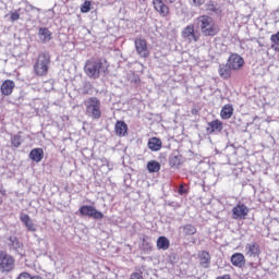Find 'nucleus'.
<instances>
[{
    "mask_svg": "<svg viewBox=\"0 0 279 279\" xmlns=\"http://www.w3.org/2000/svg\"><path fill=\"white\" fill-rule=\"evenodd\" d=\"M16 86V84L14 83V81L12 80H5L1 87L0 90L2 93V95H4L5 97L12 95V90H14V87Z\"/></svg>",
    "mask_w": 279,
    "mask_h": 279,
    "instance_id": "f3484780",
    "label": "nucleus"
},
{
    "mask_svg": "<svg viewBox=\"0 0 279 279\" xmlns=\"http://www.w3.org/2000/svg\"><path fill=\"white\" fill-rule=\"evenodd\" d=\"M147 171L149 173H158L160 171V162L156 160H150L147 162Z\"/></svg>",
    "mask_w": 279,
    "mask_h": 279,
    "instance_id": "c85d7f7f",
    "label": "nucleus"
},
{
    "mask_svg": "<svg viewBox=\"0 0 279 279\" xmlns=\"http://www.w3.org/2000/svg\"><path fill=\"white\" fill-rule=\"evenodd\" d=\"M87 104V116L92 119H101V101L97 97H90Z\"/></svg>",
    "mask_w": 279,
    "mask_h": 279,
    "instance_id": "39448f33",
    "label": "nucleus"
},
{
    "mask_svg": "<svg viewBox=\"0 0 279 279\" xmlns=\"http://www.w3.org/2000/svg\"><path fill=\"white\" fill-rule=\"evenodd\" d=\"M250 126V123H246L244 130H242V132H247V128Z\"/></svg>",
    "mask_w": 279,
    "mask_h": 279,
    "instance_id": "79ce46f5",
    "label": "nucleus"
},
{
    "mask_svg": "<svg viewBox=\"0 0 279 279\" xmlns=\"http://www.w3.org/2000/svg\"><path fill=\"white\" fill-rule=\"evenodd\" d=\"M31 279H43V277H40V276H31Z\"/></svg>",
    "mask_w": 279,
    "mask_h": 279,
    "instance_id": "a19ab883",
    "label": "nucleus"
},
{
    "mask_svg": "<svg viewBox=\"0 0 279 279\" xmlns=\"http://www.w3.org/2000/svg\"><path fill=\"white\" fill-rule=\"evenodd\" d=\"M38 38L44 45H47V43L52 40L53 33H51V31H49L47 27H39Z\"/></svg>",
    "mask_w": 279,
    "mask_h": 279,
    "instance_id": "ddd939ff",
    "label": "nucleus"
},
{
    "mask_svg": "<svg viewBox=\"0 0 279 279\" xmlns=\"http://www.w3.org/2000/svg\"><path fill=\"white\" fill-rule=\"evenodd\" d=\"M1 204H3V198L0 197V206H1Z\"/></svg>",
    "mask_w": 279,
    "mask_h": 279,
    "instance_id": "a18cd8bd",
    "label": "nucleus"
},
{
    "mask_svg": "<svg viewBox=\"0 0 279 279\" xmlns=\"http://www.w3.org/2000/svg\"><path fill=\"white\" fill-rule=\"evenodd\" d=\"M28 158H31L33 162H43L45 150L43 148H33L29 151Z\"/></svg>",
    "mask_w": 279,
    "mask_h": 279,
    "instance_id": "2eb2a0df",
    "label": "nucleus"
},
{
    "mask_svg": "<svg viewBox=\"0 0 279 279\" xmlns=\"http://www.w3.org/2000/svg\"><path fill=\"white\" fill-rule=\"evenodd\" d=\"M232 71L233 69L228 63H222L219 65L218 73L222 80H230L232 77Z\"/></svg>",
    "mask_w": 279,
    "mask_h": 279,
    "instance_id": "4be33fe9",
    "label": "nucleus"
},
{
    "mask_svg": "<svg viewBox=\"0 0 279 279\" xmlns=\"http://www.w3.org/2000/svg\"><path fill=\"white\" fill-rule=\"evenodd\" d=\"M184 236H193V234H197V228L191 223L184 225L180 227Z\"/></svg>",
    "mask_w": 279,
    "mask_h": 279,
    "instance_id": "393cba45",
    "label": "nucleus"
},
{
    "mask_svg": "<svg viewBox=\"0 0 279 279\" xmlns=\"http://www.w3.org/2000/svg\"><path fill=\"white\" fill-rule=\"evenodd\" d=\"M223 130V122L220 120H214L208 123L206 129L207 134H215V132H221Z\"/></svg>",
    "mask_w": 279,
    "mask_h": 279,
    "instance_id": "aec40b11",
    "label": "nucleus"
},
{
    "mask_svg": "<svg viewBox=\"0 0 279 279\" xmlns=\"http://www.w3.org/2000/svg\"><path fill=\"white\" fill-rule=\"evenodd\" d=\"M147 147L150 151H160L162 149V140L160 137H150Z\"/></svg>",
    "mask_w": 279,
    "mask_h": 279,
    "instance_id": "412c9836",
    "label": "nucleus"
},
{
    "mask_svg": "<svg viewBox=\"0 0 279 279\" xmlns=\"http://www.w3.org/2000/svg\"><path fill=\"white\" fill-rule=\"evenodd\" d=\"M271 49L279 51V32L270 36Z\"/></svg>",
    "mask_w": 279,
    "mask_h": 279,
    "instance_id": "7c9ffc66",
    "label": "nucleus"
},
{
    "mask_svg": "<svg viewBox=\"0 0 279 279\" xmlns=\"http://www.w3.org/2000/svg\"><path fill=\"white\" fill-rule=\"evenodd\" d=\"M227 63L233 69V71H240L245 64V60L238 53H232L227 60Z\"/></svg>",
    "mask_w": 279,
    "mask_h": 279,
    "instance_id": "0eeeda50",
    "label": "nucleus"
},
{
    "mask_svg": "<svg viewBox=\"0 0 279 279\" xmlns=\"http://www.w3.org/2000/svg\"><path fill=\"white\" fill-rule=\"evenodd\" d=\"M20 221L25 226L28 232H36V225L27 214H21Z\"/></svg>",
    "mask_w": 279,
    "mask_h": 279,
    "instance_id": "dca6fc26",
    "label": "nucleus"
},
{
    "mask_svg": "<svg viewBox=\"0 0 279 279\" xmlns=\"http://www.w3.org/2000/svg\"><path fill=\"white\" fill-rule=\"evenodd\" d=\"M177 191H178L179 195H189V185L181 183L178 186Z\"/></svg>",
    "mask_w": 279,
    "mask_h": 279,
    "instance_id": "72a5a7b5",
    "label": "nucleus"
},
{
    "mask_svg": "<svg viewBox=\"0 0 279 279\" xmlns=\"http://www.w3.org/2000/svg\"><path fill=\"white\" fill-rule=\"evenodd\" d=\"M49 64H51V54L47 51L40 52L34 65L36 75L43 77L49 73Z\"/></svg>",
    "mask_w": 279,
    "mask_h": 279,
    "instance_id": "7ed1b4c3",
    "label": "nucleus"
},
{
    "mask_svg": "<svg viewBox=\"0 0 279 279\" xmlns=\"http://www.w3.org/2000/svg\"><path fill=\"white\" fill-rule=\"evenodd\" d=\"M194 25L199 27L203 36H217L219 26L215 24V20L210 15H201L194 21Z\"/></svg>",
    "mask_w": 279,
    "mask_h": 279,
    "instance_id": "f257e3e1",
    "label": "nucleus"
},
{
    "mask_svg": "<svg viewBox=\"0 0 279 279\" xmlns=\"http://www.w3.org/2000/svg\"><path fill=\"white\" fill-rule=\"evenodd\" d=\"M90 1L86 0L82 5H81V12L82 14H86L88 13V11L90 10Z\"/></svg>",
    "mask_w": 279,
    "mask_h": 279,
    "instance_id": "f704fd0d",
    "label": "nucleus"
},
{
    "mask_svg": "<svg viewBox=\"0 0 279 279\" xmlns=\"http://www.w3.org/2000/svg\"><path fill=\"white\" fill-rule=\"evenodd\" d=\"M10 245L13 247V250H16L20 256H24L25 254L21 252V247H23V243L19 240L16 236H10L9 238Z\"/></svg>",
    "mask_w": 279,
    "mask_h": 279,
    "instance_id": "cd10ccee",
    "label": "nucleus"
},
{
    "mask_svg": "<svg viewBox=\"0 0 279 279\" xmlns=\"http://www.w3.org/2000/svg\"><path fill=\"white\" fill-rule=\"evenodd\" d=\"M80 217H88L89 219H95L96 221H101L104 219V213L96 209L93 205H82L78 208Z\"/></svg>",
    "mask_w": 279,
    "mask_h": 279,
    "instance_id": "20e7f679",
    "label": "nucleus"
},
{
    "mask_svg": "<svg viewBox=\"0 0 279 279\" xmlns=\"http://www.w3.org/2000/svg\"><path fill=\"white\" fill-rule=\"evenodd\" d=\"M181 165H182V155L171 154L169 156V167H171V169H180Z\"/></svg>",
    "mask_w": 279,
    "mask_h": 279,
    "instance_id": "5701e85b",
    "label": "nucleus"
},
{
    "mask_svg": "<svg viewBox=\"0 0 279 279\" xmlns=\"http://www.w3.org/2000/svg\"><path fill=\"white\" fill-rule=\"evenodd\" d=\"M183 38H189V40H194V43H197L199 40V35L195 33V26L193 24L186 26L182 32Z\"/></svg>",
    "mask_w": 279,
    "mask_h": 279,
    "instance_id": "f8f14e48",
    "label": "nucleus"
},
{
    "mask_svg": "<svg viewBox=\"0 0 279 279\" xmlns=\"http://www.w3.org/2000/svg\"><path fill=\"white\" fill-rule=\"evenodd\" d=\"M21 19V14L19 12L11 13V21H19Z\"/></svg>",
    "mask_w": 279,
    "mask_h": 279,
    "instance_id": "58836bf2",
    "label": "nucleus"
},
{
    "mask_svg": "<svg viewBox=\"0 0 279 279\" xmlns=\"http://www.w3.org/2000/svg\"><path fill=\"white\" fill-rule=\"evenodd\" d=\"M16 279H32V275H29V272H22Z\"/></svg>",
    "mask_w": 279,
    "mask_h": 279,
    "instance_id": "4c0bfd02",
    "label": "nucleus"
},
{
    "mask_svg": "<svg viewBox=\"0 0 279 279\" xmlns=\"http://www.w3.org/2000/svg\"><path fill=\"white\" fill-rule=\"evenodd\" d=\"M190 4L193 5L194 8H202L204 3H206V0H189Z\"/></svg>",
    "mask_w": 279,
    "mask_h": 279,
    "instance_id": "c9c22d12",
    "label": "nucleus"
},
{
    "mask_svg": "<svg viewBox=\"0 0 279 279\" xmlns=\"http://www.w3.org/2000/svg\"><path fill=\"white\" fill-rule=\"evenodd\" d=\"M248 213H250V208H247L245 204L240 203L232 208V219L243 220L247 217Z\"/></svg>",
    "mask_w": 279,
    "mask_h": 279,
    "instance_id": "6e6552de",
    "label": "nucleus"
},
{
    "mask_svg": "<svg viewBox=\"0 0 279 279\" xmlns=\"http://www.w3.org/2000/svg\"><path fill=\"white\" fill-rule=\"evenodd\" d=\"M1 195H5V190H0Z\"/></svg>",
    "mask_w": 279,
    "mask_h": 279,
    "instance_id": "37998d69",
    "label": "nucleus"
},
{
    "mask_svg": "<svg viewBox=\"0 0 279 279\" xmlns=\"http://www.w3.org/2000/svg\"><path fill=\"white\" fill-rule=\"evenodd\" d=\"M169 263H171V265H175V263H178V255L175 253L169 255Z\"/></svg>",
    "mask_w": 279,
    "mask_h": 279,
    "instance_id": "e433bc0d",
    "label": "nucleus"
},
{
    "mask_svg": "<svg viewBox=\"0 0 279 279\" xmlns=\"http://www.w3.org/2000/svg\"><path fill=\"white\" fill-rule=\"evenodd\" d=\"M128 123L123 120H118L114 125L117 136H128Z\"/></svg>",
    "mask_w": 279,
    "mask_h": 279,
    "instance_id": "a211bd4d",
    "label": "nucleus"
},
{
    "mask_svg": "<svg viewBox=\"0 0 279 279\" xmlns=\"http://www.w3.org/2000/svg\"><path fill=\"white\" fill-rule=\"evenodd\" d=\"M231 264L233 267H245V255L243 253H234L231 255Z\"/></svg>",
    "mask_w": 279,
    "mask_h": 279,
    "instance_id": "6ab92c4d",
    "label": "nucleus"
},
{
    "mask_svg": "<svg viewBox=\"0 0 279 279\" xmlns=\"http://www.w3.org/2000/svg\"><path fill=\"white\" fill-rule=\"evenodd\" d=\"M234 114L232 105H225L220 111L221 119H230Z\"/></svg>",
    "mask_w": 279,
    "mask_h": 279,
    "instance_id": "bb28decb",
    "label": "nucleus"
},
{
    "mask_svg": "<svg viewBox=\"0 0 279 279\" xmlns=\"http://www.w3.org/2000/svg\"><path fill=\"white\" fill-rule=\"evenodd\" d=\"M166 154H160V158H166Z\"/></svg>",
    "mask_w": 279,
    "mask_h": 279,
    "instance_id": "c03bdc74",
    "label": "nucleus"
},
{
    "mask_svg": "<svg viewBox=\"0 0 279 279\" xmlns=\"http://www.w3.org/2000/svg\"><path fill=\"white\" fill-rule=\"evenodd\" d=\"M135 49L137 51V56L141 58H149V49L147 48V40L143 38L135 39Z\"/></svg>",
    "mask_w": 279,
    "mask_h": 279,
    "instance_id": "1a4fd4ad",
    "label": "nucleus"
},
{
    "mask_svg": "<svg viewBox=\"0 0 279 279\" xmlns=\"http://www.w3.org/2000/svg\"><path fill=\"white\" fill-rule=\"evenodd\" d=\"M171 246V242L167 239V236L161 235L157 239V250L167 251Z\"/></svg>",
    "mask_w": 279,
    "mask_h": 279,
    "instance_id": "a878e982",
    "label": "nucleus"
},
{
    "mask_svg": "<svg viewBox=\"0 0 279 279\" xmlns=\"http://www.w3.org/2000/svg\"><path fill=\"white\" fill-rule=\"evenodd\" d=\"M146 0H140L141 3H145Z\"/></svg>",
    "mask_w": 279,
    "mask_h": 279,
    "instance_id": "49530a36",
    "label": "nucleus"
},
{
    "mask_svg": "<svg viewBox=\"0 0 279 279\" xmlns=\"http://www.w3.org/2000/svg\"><path fill=\"white\" fill-rule=\"evenodd\" d=\"M199 263L201 266L204 267V269H208L210 267V253H208L207 251H203L199 255Z\"/></svg>",
    "mask_w": 279,
    "mask_h": 279,
    "instance_id": "b1692460",
    "label": "nucleus"
},
{
    "mask_svg": "<svg viewBox=\"0 0 279 279\" xmlns=\"http://www.w3.org/2000/svg\"><path fill=\"white\" fill-rule=\"evenodd\" d=\"M0 269L7 274L14 269V257L3 251H0Z\"/></svg>",
    "mask_w": 279,
    "mask_h": 279,
    "instance_id": "423d86ee",
    "label": "nucleus"
},
{
    "mask_svg": "<svg viewBox=\"0 0 279 279\" xmlns=\"http://www.w3.org/2000/svg\"><path fill=\"white\" fill-rule=\"evenodd\" d=\"M151 238L144 235L142 239V250L143 252H151Z\"/></svg>",
    "mask_w": 279,
    "mask_h": 279,
    "instance_id": "c756f323",
    "label": "nucleus"
},
{
    "mask_svg": "<svg viewBox=\"0 0 279 279\" xmlns=\"http://www.w3.org/2000/svg\"><path fill=\"white\" fill-rule=\"evenodd\" d=\"M133 82H134L135 84H138V82H141V78L135 77V78L133 80Z\"/></svg>",
    "mask_w": 279,
    "mask_h": 279,
    "instance_id": "ea45409f",
    "label": "nucleus"
},
{
    "mask_svg": "<svg viewBox=\"0 0 279 279\" xmlns=\"http://www.w3.org/2000/svg\"><path fill=\"white\" fill-rule=\"evenodd\" d=\"M90 88H93V85L90 84V82L88 81L83 82V87L81 88L83 95H88V93H90Z\"/></svg>",
    "mask_w": 279,
    "mask_h": 279,
    "instance_id": "473e14b6",
    "label": "nucleus"
},
{
    "mask_svg": "<svg viewBox=\"0 0 279 279\" xmlns=\"http://www.w3.org/2000/svg\"><path fill=\"white\" fill-rule=\"evenodd\" d=\"M106 59L87 60L84 66V71L90 80H99L101 73L108 71Z\"/></svg>",
    "mask_w": 279,
    "mask_h": 279,
    "instance_id": "f03ea898",
    "label": "nucleus"
},
{
    "mask_svg": "<svg viewBox=\"0 0 279 279\" xmlns=\"http://www.w3.org/2000/svg\"><path fill=\"white\" fill-rule=\"evenodd\" d=\"M245 251L247 256L258 258V256H260V244L256 242L248 243L245 246Z\"/></svg>",
    "mask_w": 279,
    "mask_h": 279,
    "instance_id": "9b49d317",
    "label": "nucleus"
},
{
    "mask_svg": "<svg viewBox=\"0 0 279 279\" xmlns=\"http://www.w3.org/2000/svg\"><path fill=\"white\" fill-rule=\"evenodd\" d=\"M22 143H23V137L21 135L16 134L11 137V145L13 147H21Z\"/></svg>",
    "mask_w": 279,
    "mask_h": 279,
    "instance_id": "2f4dec72",
    "label": "nucleus"
},
{
    "mask_svg": "<svg viewBox=\"0 0 279 279\" xmlns=\"http://www.w3.org/2000/svg\"><path fill=\"white\" fill-rule=\"evenodd\" d=\"M205 12H207V14H216V16H219V14H221L222 10L221 7H219V3L209 0L206 4H205Z\"/></svg>",
    "mask_w": 279,
    "mask_h": 279,
    "instance_id": "4468645a",
    "label": "nucleus"
},
{
    "mask_svg": "<svg viewBox=\"0 0 279 279\" xmlns=\"http://www.w3.org/2000/svg\"><path fill=\"white\" fill-rule=\"evenodd\" d=\"M153 5L156 12L161 16H169V5L165 3V0H153Z\"/></svg>",
    "mask_w": 279,
    "mask_h": 279,
    "instance_id": "9d476101",
    "label": "nucleus"
}]
</instances>
